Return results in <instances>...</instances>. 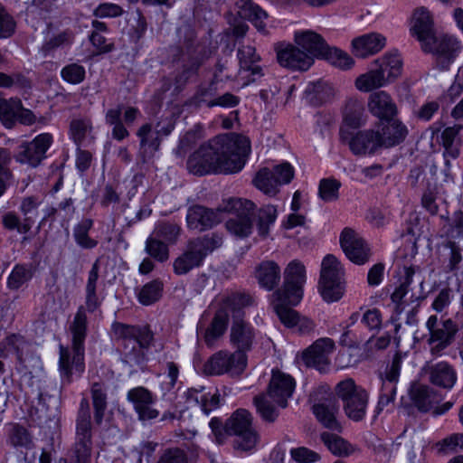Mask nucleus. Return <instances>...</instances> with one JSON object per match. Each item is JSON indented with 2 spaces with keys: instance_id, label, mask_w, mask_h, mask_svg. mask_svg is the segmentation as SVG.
I'll list each match as a JSON object with an SVG mask.
<instances>
[{
  "instance_id": "obj_35",
  "label": "nucleus",
  "mask_w": 463,
  "mask_h": 463,
  "mask_svg": "<svg viewBox=\"0 0 463 463\" xmlns=\"http://www.w3.org/2000/svg\"><path fill=\"white\" fill-rule=\"evenodd\" d=\"M76 353L71 348L60 345L59 371L62 383L70 384L72 382V375L80 376L85 370L84 358L82 359V369L80 371L76 368L75 358Z\"/></svg>"
},
{
  "instance_id": "obj_60",
  "label": "nucleus",
  "mask_w": 463,
  "mask_h": 463,
  "mask_svg": "<svg viewBox=\"0 0 463 463\" xmlns=\"http://www.w3.org/2000/svg\"><path fill=\"white\" fill-rule=\"evenodd\" d=\"M277 218V209L273 205H267L259 210L258 213V232L262 237H266L269 232V226Z\"/></svg>"
},
{
  "instance_id": "obj_28",
  "label": "nucleus",
  "mask_w": 463,
  "mask_h": 463,
  "mask_svg": "<svg viewBox=\"0 0 463 463\" xmlns=\"http://www.w3.org/2000/svg\"><path fill=\"white\" fill-rule=\"evenodd\" d=\"M385 46V38L376 33H371L354 38L352 41V52L359 58H365L379 52Z\"/></svg>"
},
{
  "instance_id": "obj_39",
  "label": "nucleus",
  "mask_w": 463,
  "mask_h": 463,
  "mask_svg": "<svg viewBox=\"0 0 463 463\" xmlns=\"http://www.w3.org/2000/svg\"><path fill=\"white\" fill-rule=\"evenodd\" d=\"M204 387L190 388L185 395L188 402H194L208 415L212 411L219 407V394H210L203 392Z\"/></svg>"
},
{
  "instance_id": "obj_14",
  "label": "nucleus",
  "mask_w": 463,
  "mask_h": 463,
  "mask_svg": "<svg viewBox=\"0 0 463 463\" xmlns=\"http://www.w3.org/2000/svg\"><path fill=\"white\" fill-rule=\"evenodd\" d=\"M340 245L346 257L357 265H363L370 259L371 250L368 244L351 228H345L342 231Z\"/></svg>"
},
{
  "instance_id": "obj_61",
  "label": "nucleus",
  "mask_w": 463,
  "mask_h": 463,
  "mask_svg": "<svg viewBox=\"0 0 463 463\" xmlns=\"http://www.w3.org/2000/svg\"><path fill=\"white\" fill-rule=\"evenodd\" d=\"M341 183L334 178H324L319 183L318 195L325 202H333L338 199Z\"/></svg>"
},
{
  "instance_id": "obj_26",
  "label": "nucleus",
  "mask_w": 463,
  "mask_h": 463,
  "mask_svg": "<svg viewBox=\"0 0 463 463\" xmlns=\"http://www.w3.org/2000/svg\"><path fill=\"white\" fill-rule=\"evenodd\" d=\"M237 58L240 65L239 74L243 71H250V78L247 79L244 84L253 82L262 76V69L256 65V62L260 60V57L256 53L254 46L250 44L240 45L237 50Z\"/></svg>"
},
{
  "instance_id": "obj_4",
  "label": "nucleus",
  "mask_w": 463,
  "mask_h": 463,
  "mask_svg": "<svg viewBox=\"0 0 463 463\" xmlns=\"http://www.w3.org/2000/svg\"><path fill=\"white\" fill-rule=\"evenodd\" d=\"M222 243V237L217 234L190 240L184 251L174 260V272L179 276L184 275L193 269L200 267L205 257L219 248Z\"/></svg>"
},
{
  "instance_id": "obj_51",
  "label": "nucleus",
  "mask_w": 463,
  "mask_h": 463,
  "mask_svg": "<svg viewBox=\"0 0 463 463\" xmlns=\"http://www.w3.org/2000/svg\"><path fill=\"white\" fill-rule=\"evenodd\" d=\"M385 78L377 68L371 69L368 72L360 75L355 80V87L361 91H370L386 85Z\"/></svg>"
},
{
  "instance_id": "obj_58",
  "label": "nucleus",
  "mask_w": 463,
  "mask_h": 463,
  "mask_svg": "<svg viewBox=\"0 0 463 463\" xmlns=\"http://www.w3.org/2000/svg\"><path fill=\"white\" fill-rule=\"evenodd\" d=\"M254 304V299L252 297L246 293H232L225 300V308H231L233 313H237V315L233 316L234 318H241V309L252 306Z\"/></svg>"
},
{
  "instance_id": "obj_17",
  "label": "nucleus",
  "mask_w": 463,
  "mask_h": 463,
  "mask_svg": "<svg viewBox=\"0 0 463 463\" xmlns=\"http://www.w3.org/2000/svg\"><path fill=\"white\" fill-rule=\"evenodd\" d=\"M88 320L83 306L79 307L72 322L69 326L71 334V347L76 353L75 364L78 370L82 369V359L85 354L84 342L87 336Z\"/></svg>"
},
{
  "instance_id": "obj_48",
  "label": "nucleus",
  "mask_w": 463,
  "mask_h": 463,
  "mask_svg": "<svg viewBox=\"0 0 463 463\" xmlns=\"http://www.w3.org/2000/svg\"><path fill=\"white\" fill-rule=\"evenodd\" d=\"M91 398L94 407V420L96 424L100 425L103 420L108 404L106 387L103 383H94L92 384Z\"/></svg>"
},
{
  "instance_id": "obj_10",
  "label": "nucleus",
  "mask_w": 463,
  "mask_h": 463,
  "mask_svg": "<svg viewBox=\"0 0 463 463\" xmlns=\"http://www.w3.org/2000/svg\"><path fill=\"white\" fill-rule=\"evenodd\" d=\"M255 209L253 202L241 199L232 198L228 201L224 211L234 212L235 215L226 222L227 230L239 238H244L251 233L252 221L251 216Z\"/></svg>"
},
{
  "instance_id": "obj_38",
  "label": "nucleus",
  "mask_w": 463,
  "mask_h": 463,
  "mask_svg": "<svg viewBox=\"0 0 463 463\" xmlns=\"http://www.w3.org/2000/svg\"><path fill=\"white\" fill-rule=\"evenodd\" d=\"M387 124L382 128L381 142L383 146L390 147L402 142L407 134V128L397 119L386 120Z\"/></svg>"
},
{
  "instance_id": "obj_41",
  "label": "nucleus",
  "mask_w": 463,
  "mask_h": 463,
  "mask_svg": "<svg viewBox=\"0 0 463 463\" xmlns=\"http://www.w3.org/2000/svg\"><path fill=\"white\" fill-rule=\"evenodd\" d=\"M411 396L416 407L421 411H429L436 402V392L428 385L415 384L411 387Z\"/></svg>"
},
{
  "instance_id": "obj_37",
  "label": "nucleus",
  "mask_w": 463,
  "mask_h": 463,
  "mask_svg": "<svg viewBox=\"0 0 463 463\" xmlns=\"http://www.w3.org/2000/svg\"><path fill=\"white\" fill-rule=\"evenodd\" d=\"M238 14L241 18L250 21L260 32H265V20L268 14L251 0H241L238 3Z\"/></svg>"
},
{
  "instance_id": "obj_22",
  "label": "nucleus",
  "mask_w": 463,
  "mask_h": 463,
  "mask_svg": "<svg viewBox=\"0 0 463 463\" xmlns=\"http://www.w3.org/2000/svg\"><path fill=\"white\" fill-rule=\"evenodd\" d=\"M278 61L285 68L294 71H307L314 63L312 56L298 45L288 44L277 53Z\"/></svg>"
},
{
  "instance_id": "obj_63",
  "label": "nucleus",
  "mask_w": 463,
  "mask_h": 463,
  "mask_svg": "<svg viewBox=\"0 0 463 463\" xmlns=\"http://www.w3.org/2000/svg\"><path fill=\"white\" fill-rule=\"evenodd\" d=\"M16 28V22L5 5L0 3V39L11 37Z\"/></svg>"
},
{
  "instance_id": "obj_23",
  "label": "nucleus",
  "mask_w": 463,
  "mask_h": 463,
  "mask_svg": "<svg viewBox=\"0 0 463 463\" xmlns=\"http://www.w3.org/2000/svg\"><path fill=\"white\" fill-rule=\"evenodd\" d=\"M411 32L420 43L421 47L428 46V41H433L435 36L432 15L425 7L415 9L412 16Z\"/></svg>"
},
{
  "instance_id": "obj_21",
  "label": "nucleus",
  "mask_w": 463,
  "mask_h": 463,
  "mask_svg": "<svg viewBox=\"0 0 463 463\" xmlns=\"http://www.w3.org/2000/svg\"><path fill=\"white\" fill-rule=\"evenodd\" d=\"M342 141L347 142L350 150L357 156L374 153L383 146L380 132L372 129L359 131L354 136L349 133V138Z\"/></svg>"
},
{
  "instance_id": "obj_16",
  "label": "nucleus",
  "mask_w": 463,
  "mask_h": 463,
  "mask_svg": "<svg viewBox=\"0 0 463 463\" xmlns=\"http://www.w3.org/2000/svg\"><path fill=\"white\" fill-rule=\"evenodd\" d=\"M335 343L331 338L317 339L302 354V360L308 367H314L319 372H325L329 365L328 355L333 353Z\"/></svg>"
},
{
  "instance_id": "obj_12",
  "label": "nucleus",
  "mask_w": 463,
  "mask_h": 463,
  "mask_svg": "<svg viewBox=\"0 0 463 463\" xmlns=\"http://www.w3.org/2000/svg\"><path fill=\"white\" fill-rule=\"evenodd\" d=\"M428 46L421 47L425 52H432L436 56V66L441 71L449 70L457 58L461 45L451 36H434L433 41H428Z\"/></svg>"
},
{
  "instance_id": "obj_50",
  "label": "nucleus",
  "mask_w": 463,
  "mask_h": 463,
  "mask_svg": "<svg viewBox=\"0 0 463 463\" xmlns=\"http://www.w3.org/2000/svg\"><path fill=\"white\" fill-rule=\"evenodd\" d=\"M204 130L201 125L194 126L188 130L179 140L177 147L175 149V155L183 158L186 152L195 145L199 140L203 138Z\"/></svg>"
},
{
  "instance_id": "obj_45",
  "label": "nucleus",
  "mask_w": 463,
  "mask_h": 463,
  "mask_svg": "<svg viewBox=\"0 0 463 463\" xmlns=\"http://www.w3.org/2000/svg\"><path fill=\"white\" fill-rule=\"evenodd\" d=\"M441 232L448 241H463V212L456 211L452 216L446 217Z\"/></svg>"
},
{
  "instance_id": "obj_6",
  "label": "nucleus",
  "mask_w": 463,
  "mask_h": 463,
  "mask_svg": "<svg viewBox=\"0 0 463 463\" xmlns=\"http://www.w3.org/2000/svg\"><path fill=\"white\" fill-rule=\"evenodd\" d=\"M305 282V266L298 260L290 261L284 271L283 288L275 291L272 295L274 302L298 305L303 297Z\"/></svg>"
},
{
  "instance_id": "obj_33",
  "label": "nucleus",
  "mask_w": 463,
  "mask_h": 463,
  "mask_svg": "<svg viewBox=\"0 0 463 463\" xmlns=\"http://www.w3.org/2000/svg\"><path fill=\"white\" fill-rule=\"evenodd\" d=\"M429 374L432 384L447 390H450L458 379L455 369L447 362H439L430 366Z\"/></svg>"
},
{
  "instance_id": "obj_53",
  "label": "nucleus",
  "mask_w": 463,
  "mask_h": 463,
  "mask_svg": "<svg viewBox=\"0 0 463 463\" xmlns=\"http://www.w3.org/2000/svg\"><path fill=\"white\" fill-rule=\"evenodd\" d=\"M331 87L323 82H311L305 90L306 99L309 103L317 106L325 102L331 95Z\"/></svg>"
},
{
  "instance_id": "obj_1",
  "label": "nucleus",
  "mask_w": 463,
  "mask_h": 463,
  "mask_svg": "<svg viewBox=\"0 0 463 463\" xmlns=\"http://www.w3.org/2000/svg\"><path fill=\"white\" fill-rule=\"evenodd\" d=\"M250 152V140L234 133L214 137L202 144L186 162L189 173L195 175L234 174L242 169Z\"/></svg>"
},
{
  "instance_id": "obj_11",
  "label": "nucleus",
  "mask_w": 463,
  "mask_h": 463,
  "mask_svg": "<svg viewBox=\"0 0 463 463\" xmlns=\"http://www.w3.org/2000/svg\"><path fill=\"white\" fill-rule=\"evenodd\" d=\"M247 354L240 352H229L221 350L213 354L204 364L203 371L206 374L221 375L229 373L239 375L242 373L247 366Z\"/></svg>"
},
{
  "instance_id": "obj_25",
  "label": "nucleus",
  "mask_w": 463,
  "mask_h": 463,
  "mask_svg": "<svg viewBox=\"0 0 463 463\" xmlns=\"http://www.w3.org/2000/svg\"><path fill=\"white\" fill-rule=\"evenodd\" d=\"M220 222L218 213L202 205L188 208L186 224L190 230L203 232L213 228Z\"/></svg>"
},
{
  "instance_id": "obj_42",
  "label": "nucleus",
  "mask_w": 463,
  "mask_h": 463,
  "mask_svg": "<svg viewBox=\"0 0 463 463\" xmlns=\"http://www.w3.org/2000/svg\"><path fill=\"white\" fill-rule=\"evenodd\" d=\"M344 268L334 255L323 259L319 281H344Z\"/></svg>"
},
{
  "instance_id": "obj_40",
  "label": "nucleus",
  "mask_w": 463,
  "mask_h": 463,
  "mask_svg": "<svg viewBox=\"0 0 463 463\" xmlns=\"http://www.w3.org/2000/svg\"><path fill=\"white\" fill-rule=\"evenodd\" d=\"M140 138V150L144 157H151L159 149L161 138L156 131L153 130L151 124L142 125L137 132Z\"/></svg>"
},
{
  "instance_id": "obj_52",
  "label": "nucleus",
  "mask_w": 463,
  "mask_h": 463,
  "mask_svg": "<svg viewBox=\"0 0 463 463\" xmlns=\"http://www.w3.org/2000/svg\"><path fill=\"white\" fill-rule=\"evenodd\" d=\"M164 285L160 279H154L145 284L137 293L138 301L145 306H149L158 301L162 297Z\"/></svg>"
},
{
  "instance_id": "obj_30",
  "label": "nucleus",
  "mask_w": 463,
  "mask_h": 463,
  "mask_svg": "<svg viewBox=\"0 0 463 463\" xmlns=\"http://www.w3.org/2000/svg\"><path fill=\"white\" fill-rule=\"evenodd\" d=\"M370 112L383 119L390 120L396 114V105L391 96L383 90L372 93L368 100Z\"/></svg>"
},
{
  "instance_id": "obj_62",
  "label": "nucleus",
  "mask_w": 463,
  "mask_h": 463,
  "mask_svg": "<svg viewBox=\"0 0 463 463\" xmlns=\"http://www.w3.org/2000/svg\"><path fill=\"white\" fill-rule=\"evenodd\" d=\"M9 442L15 448L21 447L25 449H30L33 444L32 437L28 430L19 424H14L11 427Z\"/></svg>"
},
{
  "instance_id": "obj_54",
  "label": "nucleus",
  "mask_w": 463,
  "mask_h": 463,
  "mask_svg": "<svg viewBox=\"0 0 463 463\" xmlns=\"http://www.w3.org/2000/svg\"><path fill=\"white\" fill-rule=\"evenodd\" d=\"M73 39L74 34L71 30L60 32L44 42L41 47V52L44 56H48L58 48L71 45Z\"/></svg>"
},
{
  "instance_id": "obj_8",
  "label": "nucleus",
  "mask_w": 463,
  "mask_h": 463,
  "mask_svg": "<svg viewBox=\"0 0 463 463\" xmlns=\"http://www.w3.org/2000/svg\"><path fill=\"white\" fill-rule=\"evenodd\" d=\"M335 393L342 400L344 411L349 419L358 421L365 416L368 393L363 387L356 385L352 378L339 382L335 386Z\"/></svg>"
},
{
  "instance_id": "obj_18",
  "label": "nucleus",
  "mask_w": 463,
  "mask_h": 463,
  "mask_svg": "<svg viewBox=\"0 0 463 463\" xmlns=\"http://www.w3.org/2000/svg\"><path fill=\"white\" fill-rule=\"evenodd\" d=\"M366 122V115L362 101L357 99L346 100L343 109V122L340 128L341 140L349 138V129H356Z\"/></svg>"
},
{
  "instance_id": "obj_15",
  "label": "nucleus",
  "mask_w": 463,
  "mask_h": 463,
  "mask_svg": "<svg viewBox=\"0 0 463 463\" xmlns=\"http://www.w3.org/2000/svg\"><path fill=\"white\" fill-rule=\"evenodd\" d=\"M127 400L132 404L141 421L151 420L159 416V411L154 408L156 398L153 393L143 386L130 389Z\"/></svg>"
},
{
  "instance_id": "obj_29",
  "label": "nucleus",
  "mask_w": 463,
  "mask_h": 463,
  "mask_svg": "<svg viewBox=\"0 0 463 463\" xmlns=\"http://www.w3.org/2000/svg\"><path fill=\"white\" fill-rule=\"evenodd\" d=\"M70 136L79 147H87L94 143L92 121L88 117H75L70 123Z\"/></svg>"
},
{
  "instance_id": "obj_5",
  "label": "nucleus",
  "mask_w": 463,
  "mask_h": 463,
  "mask_svg": "<svg viewBox=\"0 0 463 463\" xmlns=\"http://www.w3.org/2000/svg\"><path fill=\"white\" fill-rule=\"evenodd\" d=\"M229 436H235L233 447L237 450L253 449L259 440V435L252 427V416L245 409L236 410L227 420L224 430Z\"/></svg>"
},
{
  "instance_id": "obj_46",
  "label": "nucleus",
  "mask_w": 463,
  "mask_h": 463,
  "mask_svg": "<svg viewBox=\"0 0 463 463\" xmlns=\"http://www.w3.org/2000/svg\"><path fill=\"white\" fill-rule=\"evenodd\" d=\"M419 267H404L403 268V280L401 283L400 287L397 288L394 292L392 294V300L395 304H401L402 302H407L410 295L414 292L412 288H410L413 277L417 271H419Z\"/></svg>"
},
{
  "instance_id": "obj_56",
  "label": "nucleus",
  "mask_w": 463,
  "mask_h": 463,
  "mask_svg": "<svg viewBox=\"0 0 463 463\" xmlns=\"http://www.w3.org/2000/svg\"><path fill=\"white\" fill-rule=\"evenodd\" d=\"M33 277L32 269L25 265H15L7 278V287L11 290H17L27 283Z\"/></svg>"
},
{
  "instance_id": "obj_9",
  "label": "nucleus",
  "mask_w": 463,
  "mask_h": 463,
  "mask_svg": "<svg viewBox=\"0 0 463 463\" xmlns=\"http://www.w3.org/2000/svg\"><path fill=\"white\" fill-rule=\"evenodd\" d=\"M426 328L429 332L427 344L430 354L435 356H440L455 342L459 330L458 324L451 318L439 320L436 315L428 318Z\"/></svg>"
},
{
  "instance_id": "obj_57",
  "label": "nucleus",
  "mask_w": 463,
  "mask_h": 463,
  "mask_svg": "<svg viewBox=\"0 0 463 463\" xmlns=\"http://www.w3.org/2000/svg\"><path fill=\"white\" fill-rule=\"evenodd\" d=\"M322 58L342 70L350 69L354 63L353 58L348 53L335 47L327 46Z\"/></svg>"
},
{
  "instance_id": "obj_34",
  "label": "nucleus",
  "mask_w": 463,
  "mask_h": 463,
  "mask_svg": "<svg viewBox=\"0 0 463 463\" xmlns=\"http://www.w3.org/2000/svg\"><path fill=\"white\" fill-rule=\"evenodd\" d=\"M374 65L387 83L393 81L402 72V60L398 52H389L374 61Z\"/></svg>"
},
{
  "instance_id": "obj_43",
  "label": "nucleus",
  "mask_w": 463,
  "mask_h": 463,
  "mask_svg": "<svg viewBox=\"0 0 463 463\" xmlns=\"http://www.w3.org/2000/svg\"><path fill=\"white\" fill-rule=\"evenodd\" d=\"M252 182L257 189L269 196H274L279 192V185L269 168L263 167L260 169Z\"/></svg>"
},
{
  "instance_id": "obj_64",
  "label": "nucleus",
  "mask_w": 463,
  "mask_h": 463,
  "mask_svg": "<svg viewBox=\"0 0 463 463\" xmlns=\"http://www.w3.org/2000/svg\"><path fill=\"white\" fill-rule=\"evenodd\" d=\"M156 235L169 243H175L181 233V227L173 222H164L156 228Z\"/></svg>"
},
{
  "instance_id": "obj_59",
  "label": "nucleus",
  "mask_w": 463,
  "mask_h": 463,
  "mask_svg": "<svg viewBox=\"0 0 463 463\" xmlns=\"http://www.w3.org/2000/svg\"><path fill=\"white\" fill-rule=\"evenodd\" d=\"M146 252L159 262H165L169 259L168 246L162 241L148 237L146 241Z\"/></svg>"
},
{
  "instance_id": "obj_32",
  "label": "nucleus",
  "mask_w": 463,
  "mask_h": 463,
  "mask_svg": "<svg viewBox=\"0 0 463 463\" xmlns=\"http://www.w3.org/2000/svg\"><path fill=\"white\" fill-rule=\"evenodd\" d=\"M320 439L326 449L336 457L346 458L360 450L357 445L352 444L335 433L324 431L320 434Z\"/></svg>"
},
{
  "instance_id": "obj_31",
  "label": "nucleus",
  "mask_w": 463,
  "mask_h": 463,
  "mask_svg": "<svg viewBox=\"0 0 463 463\" xmlns=\"http://www.w3.org/2000/svg\"><path fill=\"white\" fill-rule=\"evenodd\" d=\"M255 278L261 288L270 291L280 281V267L273 260L262 261L255 269Z\"/></svg>"
},
{
  "instance_id": "obj_20",
  "label": "nucleus",
  "mask_w": 463,
  "mask_h": 463,
  "mask_svg": "<svg viewBox=\"0 0 463 463\" xmlns=\"http://www.w3.org/2000/svg\"><path fill=\"white\" fill-rule=\"evenodd\" d=\"M289 304L275 303L274 309L281 323L289 328H294L299 335H309L315 329V323L288 307Z\"/></svg>"
},
{
  "instance_id": "obj_44",
  "label": "nucleus",
  "mask_w": 463,
  "mask_h": 463,
  "mask_svg": "<svg viewBox=\"0 0 463 463\" xmlns=\"http://www.w3.org/2000/svg\"><path fill=\"white\" fill-rule=\"evenodd\" d=\"M22 109V101L16 98L9 99L0 98V121L3 125L11 128L16 122V116Z\"/></svg>"
},
{
  "instance_id": "obj_7",
  "label": "nucleus",
  "mask_w": 463,
  "mask_h": 463,
  "mask_svg": "<svg viewBox=\"0 0 463 463\" xmlns=\"http://www.w3.org/2000/svg\"><path fill=\"white\" fill-rule=\"evenodd\" d=\"M92 452V433L89 401H80L76 419L75 443L72 449L75 463H90Z\"/></svg>"
},
{
  "instance_id": "obj_24",
  "label": "nucleus",
  "mask_w": 463,
  "mask_h": 463,
  "mask_svg": "<svg viewBox=\"0 0 463 463\" xmlns=\"http://www.w3.org/2000/svg\"><path fill=\"white\" fill-rule=\"evenodd\" d=\"M339 406L335 397L325 398L312 407L317 420L326 429L341 431L342 426L336 419Z\"/></svg>"
},
{
  "instance_id": "obj_19",
  "label": "nucleus",
  "mask_w": 463,
  "mask_h": 463,
  "mask_svg": "<svg viewBox=\"0 0 463 463\" xmlns=\"http://www.w3.org/2000/svg\"><path fill=\"white\" fill-rule=\"evenodd\" d=\"M230 344L236 352L247 354L255 340V330L241 318H234L230 329Z\"/></svg>"
},
{
  "instance_id": "obj_49",
  "label": "nucleus",
  "mask_w": 463,
  "mask_h": 463,
  "mask_svg": "<svg viewBox=\"0 0 463 463\" xmlns=\"http://www.w3.org/2000/svg\"><path fill=\"white\" fill-rule=\"evenodd\" d=\"M93 226V221L90 218L82 219L73 229V237L76 243L83 249H93L98 241L89 236V232Z\"/></svg>"
},
{
  "instance_id": "obj_27",
  "label": "nucleus",
  "mask_w": 463,
  "mask_h": 463,
  "mask_svg": "<svg viewBox=\"0 0 463 463\" xmlns=\"http://www.w3.org/2000/svg\"><path fill=\"white\" fill-rule=\"evenodd\" d=\"M294 39L298 47L312 56V60L322 58L328 46L320 34L310 30L296 32Z\"/></svg>"
},
{
  "instance_id": "obj_36",
  "label": "nucleus",
  "mask_w": 463,
  "mask_h": 463,
  "mask_svg": "<svg viewBox=\"0 0 463 463\" xmlns=\"http://www.w3.org/2000/svg\"><path fill=\"white\" fill-rule=\"evenodd\" d=\"M228 322V310L225 307L219 308L203 335L204 342L208 346H213L223 335L227 329Z\"/></svg>"
},
{
  "instance_id": "obj_13",
  "label": "nucleus",
  "mask_w": 463,
  "mask_h": 463,
  "mask_svg": "<svg viewBox=\"0 0 463 463\" xmlns=\"http://www.w3.org/2000/svg\"><path fill=\"white\" fill-rule=\"evenodd\" d=\"M52 143V136L43 133L30 142H24L19 146V152L14 156L16 162L37 167L46 157L45 154Z\"/></svg>"
},
{
  "instance_id": "obj_47",
  "label": "nucleus",
  "mask_w": 463,
  "mask_h": 463,
  "mask_svg": "<svg viewBox=\"0 0 463 463\" xmlns=\"http://www.w3.org/2000/svg\"><path fill=\"white\" fill-rule=\"evenodd\" d=\"M41 201L37 196L31 195L24 197L21 201L19 210L24 215V226L22 231H30L38 214V206Z\"/></svg>"
},
{
  "instance_id": "obj_2",
  "label": "nucleus",
  "mask_w": 463,
  "mask_h": 463,
  "mask_svg": "<svg viewBox=\"0 0 463 463\" xmlns=\"http://www.w3.org/2000/svg\"><path fill=\"white\" fill-rule=\"evenodd\" d=\"M295 386L296 383L291 375L279 370H272L267 393L254 397L253 402L260 417L269 422L275 421L279 416V411L269 400L279 407L286 408Z\"/></svg>"
},
{
  "instance_id": "obj_55",
  "label": "nucleus",
  "mask_w": 463,
  "mask_h": 463,
  "mask_svg": "<svg viewBox=\"0 0 463 463\" xmlns=\"http://www.w3.org/2000/svg\"><path fill=\"white\" fill-rule=\"evenodd\" d=\"M318 290L325 301H338L345 292V281H319Z\"/></svg>"
},
{
  "instance_id": "obj_3",
  "label": "nucleus",
  "mask_w": 463,
  "mask_h": 463,
  "mask_svg": "<svg viewBox=\"0 0 463 463\" xmlns=\"http://www.w3.org/2000/svg\"><path fill=\"white\" fill-rule=\"evenodd\" d=\"M114 340L121 348L124 362L139 364L145 359V349L153 341V333L147 326H130L119 322L112 325Z\"/></svg>"
}]
</instances>
